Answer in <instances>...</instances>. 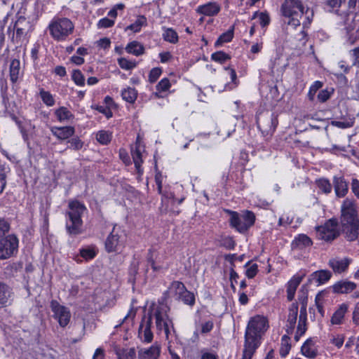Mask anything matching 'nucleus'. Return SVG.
I'll return each mask as SVG.
<instances>
[{
    "mask_svg": "<svg viewBox=\"0 0 359 359\" xmlns=\"http://www.w3.org/2000/svg\"><path fill=\"white\" fill-rule=\"evenodd\" d=\"M352 319L355 325H359V302L355 304Z\"/></svg>",
    "mask_w": 359,
    "mask_h": 359,
    "instance_id": "obj_64",
    "label": "nucleus"
},
{
    "mask_svg": "<svg viewBox=\"0 0 359 359\" xmlns=\"http://www.w3.org/2000/svg\"><path fill=\"white\" fill-rule=\"evenodd\" d=\"M351 190L353 196L359 201V180L356 177L351 178Z\"/></svg>",
    "mask_w": 359,
    "mask_h": 359,
    "instance_id": "obj_55",
    "label": "nucleus"
},
{
    "mask_svg": "<svg viewBox=\"0 0 359 359\" xmlns=\"http://www.w3.org/2000/svg\"><path fill=\"white\" fill-rule=\"evenodd\" d=\"M14 28H23V29L29 31L30 28V22L26 19V18L20 16L14 25Z\"/></svg>",
    "mask_w": 359,
    "mask_h": 359,
    "instance_id": "obj_52",
    "label": "nucleus"
},
{
    "mask_svg": "<svg viewBox=\"0 0 359 359\" xmlns=\"http://www.w3.org/2000/svg\"><path fill=\"white\" fill-rule=\"evenodd\" d=\"M177 299L183 302L184 304L192 306L195 304V295L193 292L185 290L182 294H180Z\"/></svg>",
    "mask_w": 359,
    "mask_h": 359,
    "instance_id": "obj_33",
    "label": "nucleus"
},
{
    "mask_svg": "<svg viewBox=\"0 0 359 359\" xmlns=\"http://www.w3.org/2000/svg\"><path fill=\"white\" fill-rule=\"evenodd\" d=\"M233 36V29L228 30L227 32L223 33L215 42V46H219L224 43L229 42L231 41Z\"/></svg>",
    "mask_w": 359,
    "mask_h": 359,
    "instance_id": "obj_44",
    "label": "nucleus"
},
{
    "mask_svg": "<svg viewBox=\"0 0 359 359\" xmlns=\"http://www.w3.org/2000/svg\"><path fill=\"white\" fill-rule=\"evenodd\" d=\"M126 50L130 54L135 56H140L144 52V48L142 43L137 41H133L128 43L126 47Z\"/></svg>",
    "mask_w": 359,
    "mask_h": 359,
    "instance_id": "obj_30",
    "label": "nucleus"
},
{
    "mask_svg": "<svg viewBox=\"0 0 359 359\" xmlns=\"http://www.w3.org/2000/svg\"><path fill=\"white\" fill-rule=\"evenodd\" d=\"M157 255L158 253L155 250L151 248L148 250L147 260L154 271H158L162 269V266L156 264V259L157 258Z\"/></svg>",
    "mask_w": 359,
    "mask_h": 359,
    "instance_id": "obj_38",
    "label": "nucleus"
},
{
    "mask_svg": "<svg viewBox=\"0 0 359 359\" xmlns=\"http://www.w3.org/2000/svg\"><path fill=\"white\" fill-rule=\"evenodd\" d=\"M20 74V62L18 59H14L10 65V78L12 83H15Z\"/></svg>",
    "mask_w": 359,
    "mask_h": 359,
    "instance_id": "obj_31",
    "label": "nucleus"
},
{
    "mask_svg": "<svg viewBox=\"0 0 359 359\" xmlns=\"http://www.w3.org/2000/svg\"><path fill=\"white\" fill-rule=\"evenodd\" d=\"M118 63L121 68L126 70L132 69L137 65V63L135 62L128 60L124 57L119 58L118 60Z\"/></svg>",
    "mask_w": 359,
    "mask_h": 359,
    "instance_id": "obj_50",
    "label": "nucleus"
},
{
    "mask_svg": "<svg viewBox=\"0 0 359 359\" xmlns=\"http://www.w3.org/2000/svg\"><path fill=\"white\" fill-rule=\"evenodd\" d=\"M151 316H149L147 319L144 318L140 325L138 335L144 342L150 343L153 339L154 335L151 330Z\"/></svg>",
    "mask_w": 359,
    "mask_h": 359,
    "instance_id": "obj_15",
    "label": "nucleus"
},
{
    "mask_svg": "<svg viewBox=\"0 0 359 359\" xmlns=\"http://www.w3.org/2000/svg\"><path fill=\"white\" fill-rule=\"evenodd\" d=\"M162 73L161 69L158 67H154L151 69L149 74V81L150 83H154L160 77Z\"/></svg>",
    "mask_w": 359,
    "mask_h": 359,
    "instance_id": "obj_57",
    "label": "nucleus"
},
{
    "mask_svg": "<svg viewBox=\"0 0 359 359\" xmlns=\"http://www.w3.org/2000/svg\"><path fill=\"white\" fill-rule=\"evenodd\" d=\"M220 246L225 248L228 250H232L235 247V242L232 238L227 236L222 238L220 241Z\"/></svg>",
    "mask_w": 359,
    "mask_h": 359,
    "instance_id": "obj_54",
    "label": "nucleus"
},
{
    "mask_svg": "<svg viewBox=\"0 0 359 359\" xmlns=\"http://www.w3.org/2000/svg\"><path fill=\"white\" fill-rule=\"evenodd\" d=\"M55 114L57 116L58 121L60 122L69 120L74 117V115L72 114V112L65 107H61L56 109Z\"/></svg>",
    "mask_w": 359,
    "mask_h": 359,
    "instance_id": "obj_35",
    "label": "nucleus"
},
{
    "mask_svg": "<svg viewBox=\"0 0 359 359\" xmlns=\"http://www.w3.org/2000/svg\"><path fill=\"white\" fill-rule=\"evenodd\" d=\"M341 233L348 242H353L359 238V224L339 225Z\"/></svg>",
    "mask_w": 359,
    "mask_h": 359,
    "instance_id": "obj_16",
    "label": "nucleus"
},
{
    "mask_svg": "<svg viewBox=\"0 0 359 359\" xmlns=\"http://www.w3.org/2000/svg\"><path fill=\"white\" fill-rule=\"evenodd\" d=\"M332 288L335 293L347 294L356 288V284L351 281L341 280L336 283Z\"/></svg>",
    "mask_w": 359,
    "mask_h": 359,
    "instance_id": "obj_21",
    "label": "nucleus"
},
{
    "mask_svg": "<svg viewBox=\"0 0 359 359\" xmlns=\"http://www.w3.org/2000/svg\"><path fill=\"white\" fill-rule=\"evenodd\" d=\"M230 56L223 51H217L212 54L211 59L219 63H224L225 61L229 60Z\"/></svg>",
    "mask_w": 359,
    "mask_h": 359,
    "instance_id": "obj_49",
    "label": "nucleus"
},
{
    "mask_svg": "<svg viewBox=\"0 0 359 359\" xmlns=\"http://www.w3.org/2000/svg\"><path fill=\"white\" fill-rule=\"evenodd\" d=\"M258 347L244 344L242 359H251Z\"/></svg>",
    "mask_w": 359,
    "mask_h": 359,
    "instance_id": "obj_47",
    "label": "nucleus"
},
{
    "mask_svg": "<svg viewBox=\"0 0 359 359\" xmlns=\"http://www.w3.org/2000/svg\"><path fill=\"white\" fill-rule=\"evenodd\" d=\"M346 0H325L323 3L325 11L339 14V8Z\"/></svg>",
    "mask_w": 359,
    "mask_h": 359,
    "instance_id": "obj_25",
    "label": "nucleus"
},
{
    "mask_svg": "<svg viewBox=\"0 0 359 359\" xmlns=\"http://www.w3.org/2000/svg\"><path fill=\"white\" fill-rule=\"evenodd\" d=\"M87 210L86 205L77 200L68 203V210L65 213V228L67 233L76 236L83 233V220L81 219Z\"/></svg>",
    "mask_w": 359,
    "mask_h": 359,
    "instance_id": "obj_1",
    "label": "nucleus"
},
{
    "mask_svg": "<svg viewBox=\"0 0 359 359\" xmlns=\"http://www.w3.org/2000/svg\"><path fill=\"white\" fill-rule=\"evenodd\" d=\"M176 297H178L182 292L185 291L187 287L183 283L177 280L172 281L168 288Z\"/></svg>",
    "mask_w": 359,
    "mask_h": 359,
    "instance_id": "obj_41",
    "label": "nucleus"
},
{
    "mask_svg": "<svg viewBox=\"0 0 359 359\" xmlns=\"http://www.w3.org/2000/svg\"><path fill=\"white\" fill-rule=\"evenodd\" d=\"M332 187L334 190L336 198H344L348 193V182L342 175H334L333 177Z\"/></svg>",
    "mask_w": 359,
    "mask_h": 359,
    "instance_id": "obj_13",
    "label": "nucleus"
},
{
    "mask_svg": "<svg viewBox=\"0 0 359 359\" xmlns=\"http://www.w3.org/2000/svg\"><path fill=\"white\" fill-rule=\"evenodd\" d=\"M302 281V278L299 276H294L288 283L287 285V298L288 301H292L294 299L296 290Z\"/></svg>",
    "mask_w": 359,
    "mask_h": 359,
    "instance_id": "obj_27",
    "label": "nucleus"
},
{
    "mask_svg": "<svg viewBox=\"0 0 359 359\" xmlns=\"http://www.w3.org/2000/svg\"><path fill=\"white\" fill-rule=\"evenodd\" d=\"M10 169L5 165H0V194L3 192L6 185L7 174Z\"/></svg>",
    "mask_w": 359,
    "mask_h": 359,
    "instance_id": "obj_40",
    "label": "nucleus"
},
{
    "mask_svg": "<svg viewBox=\"0 0 359 359\" xmlns=\"http://www.w3.org/2000/svg\"><path fill=\"white\" fill-rule=\"evenodd\" d=\"M338 225L339 222L336 218L330 219L323 226L317 228L318 238L327 242L334 240L339 235Z\"/></svg>",
    "mask_w": 359,
    "mask_h": 359,
    "instance_id": "obj_10",
    "label": "nucleus"
},
{
    "mask_svg": "<svg viewBox=\"0 0 359 359\" xmlns=\"http://www.w3.org/2000/svg\"><path fill=\"white\" fill-rule=\"evenodd\" d=\"M163 38L165 41L172 43H176L178 41V35L177 32L172 28H163Z\"/></svg>",
    "mask_w": 359,
    "mask_h": 359,
    "instance_id": "obj_37",
    "label": "nucleus"
},
{
    "mask_svg": "<svg viewBox=\"0 0 359 359\" xmlns=\"http://www.w3.org/2000/svg\"><path fill=\"white\" fill-rule=\"evenodd\" d=\"M40 96L42 101L49 107L54 105L55 100L53 95L48 91H45L44 90H40Z\"/></svg>",
    "mask_w": 359,
    "mask_h": 359,
    "instance_id": "obj_46",
    "label": "nucleus"
},
{
    "mask_svg": "<svg viewBox=\"0 0 359 359\" xmlns=\"http://www.w3.org/2000/svg\"><path fill=\"white\" fill-rule=\"evenodd\" d=\"M350 55L353 60V66L359 67V46L351 50Z\"/></svg>",
    "mask_w": 359,
    "mask_h": 359,
    "instance_id": "obj_62",
    "label": "nucleus"
},
{
    "mask_svg": "<svg viewBox=\"0 0 359 359\" xmlns=\"http://www.w3.org/2000/svg\"><path fill=\"white\" fill-rule=\"evenodd\" d=\"M348 311V306L346 304L340 305L339 309L333 313L331 323L333 325H339L342 323L345 313Z\"/></svg>",
    "mask_w": 359,
    "mask_h": 359,
    "instance_id": "obj_29",
    "label": "nucleus"
},
{
    "mask_svg": "<svg viewBox=\"0 0 359 359\" xmlns=\"http://www.w3.org/2000/svg\"><path fill=\"white\" fill-rule=\"evenodd\" d=\"M160 354V346L155 344L149 348L139 351V359H158Z\"/></svg>",
    "mask_w": 359,
    "mask_h": 359,
    "instance_id": "obj_22",
    "label": "nucleus"
},
{
    "mask_svg": "<svg viewBox=\"0 0 359 359\" xmlns=\"http://www.w3.org/2000/svg\"><path fill=\"white\" fill-rule=\"evenodd\" d=\"M131 155L137 173L142 175L143 172L141 168L142 163H143L142 154L140 146L137 144V142L135 144V148L131 149Z\"/></svg>",
    "mask_w": 359,
    "mask_h": 359,
    "instance_id": "obj_23",
    "label": "nucleus"
},
{
    "mask_svg": "<svg viewBox=\"0 0 359 359\" xmlns=\"http://www.w3.org/2000/svg\"><path fill=\"white\" fill-rule=\"evenodd\" d=\"M170 306L164 302H158L157 305H154L151 313L149 316L155 318V323L157 330L159 331L164 330L166 337L170 332V328L174 330V325L172 319L169 317L168 313Z\"/></svg>",
    "mask_w": 359,
    "mask_h": 359,
    "instance_id": "obj_3",
    "label": "nucleus"
},
{
    "mask_svg": "<svg viewBox=\"0 0 359 359\" xmlns=\"http://www.w3.org/2000/svg\"><path fill=\"white\" fill-rule=\"evenodd\" d=\"M269 327L266 317L257 315L250 318L245 329L244 344L259 347L261 339Z\"/></svg>",
    "mask_w": 359,
    "mask_h": 359,
    "instance_id": "obj_2",
    "label": "nucleus"
},
{
    "mask_svg": "<svg viewBox=\"0 0 359 359\" xmlns=\"http://www.w3.org/2000/svg\"><path fill=\"white\" fill-rule=\"evenodd\" d=\"M313 244L311 239L305 234H299L292 242V248L294 249L302 250L311 247Z\"/></svg>",
    "mask_w": 359,
    "mask_h": 359,
    "instance_id": "obj_24",
    "label": "nucleus"
},
{
    "mask_svg": "<svg viewBox=\"0 0 359 359\" xmlns=\"http://www.w3.org/2000/svg\"><path fill=\"white\" fill-rule=\"evenodd\" d=\"M15 30V34H13L12 41L14 43H19L21 42L25 37L27 33L29 32L28 30L23 29V28H14Z\"/></svg>",
    "mask_w": 359,
    "mask_h": 359,
    "instance_id": "obj_43",
    "label": "nucleus"
},
{
    "mask_svg": "<svg viewBox=\"0 0 359 359\" xmlns=\"http://www.w3.org/2000/svg\"><path fill=\"white\" fill-rule=\"evenodd\" d=\"M126 234L119 226L114 225L110 234L105 241V249L107 252H118L125 245Z\"/></svg>",
    "mask_w": 359,
    "mask_h": 359,
    "instance_id": "obj_8",
    "label": "nucleus"
},
{
    "mask_svg": "<svg viewBox=\"0 0 359 359\" xmlns=\"http://www.w3.org/2000/svg\"><path fill=\"white\" fill-rule=\"evenodd\" d=\"M277 116L269 111L259 113L257 116V124L266 140H269L273 135L278 125Z\"/></svg>",
    "mask_w": 359,
    "mask_h": 359,
    "instance_id": "obj_7",
    "label": "nucleus"
},
{
    "mask_svg": "<svg viewBox=\"0 0 359 359\" xmlns=\"http://www.w3.org/2000/svg\"><path fill=\"white\" fill-rule=\"evenodd\" d=\"M301 351L304 355L309 358H315L318 355L317 349L311 339H307L302 345Z\"/></svg>",
    "mask_w": 359,
    "mask_h": 359,
    "instance_id": "obj_26",
    "label": "nucleus"
},
{
    "mask_svg": "<svg viewBox=\"0 0 359 359\" xmlns=\"http://www.w3.org/2000/svg\"><path fill=\"white\" fill-rule=\"evenodd\" d=\"M80 255L86 260H90L95 257L96 252L93 248L87 247L80 250Z\"/></svg>",
    "mask_w": 359,
    "mask_h": 359,
    "instance_id": "obj_48",
    "label": "nucleus"
},
{
    "mask_svg": "<svg viewBox=\"0 0 359 359\" xmlns=\"http://www.w3.org/2000/svg\"><path fill=\"white\" fill-rule=\"evenodd\" d=\"M12 293L11 288L0 281V308L6 307L11 304Z\"/></svg>",
    "mask_w": 359,
    "mask_h": 359,
    "instance_id": "obj_19",
    "label": "nucleus"
},
{
    "mask_svg": "<svg viewBox=\"0 0 359 359\" xmlns=\"http://www.w3.org/2000/svg\"><path fill=\"white\" fill-rule=\"evenodd\" d=\"M339 225L359 224V212L356 202L346 198L340 207Z\"/></svg>",
    "mask_w": 359,
    "mask_h": 359,
    "instance_id": "obj_5",
    "label": "nucleus"
},
{
    "mask_svg": "<svg viewBox=\"0 0 359 359\" xmlns=\"http://www.w3.org/2000/svg\"><path fill=\"white\" fill-rule=\"evenodd\" d=\"M18 239L11 234L0 240V259H6L18 252Z\"/></svg>",
    "mask_w": 359,
    "mask_h": 359,
    "instance_id": "obj_11",
    "label": "nucleus"
},
{
    "mask_svg": "<svg viewBox=\"0 0 359 359\" xmlns=\"http://www.w3.org/2000/svg\"><path fill=\"white\" fill-rule=\"evenodd\" d=\"M68 142L70 144L69 148L74 150L81 149L83 145V142L78 137L72 138Z\"/></svg>",
    "mask_w": 359,
    "mask_h": 359,
    "instance_id": "obj_59",
    "label": "nucleus"
},
{
    "mask_svg": "<svg viewBox=\"0 0 359 359\" xmlns=\"http://www.w3.org/2000/svg\"><path fill=\"white\" fill-rule=\"evenodd\" d=\"M307 314L299 313L297 332L303 335L306 331Z\"/></svg>",
    "mask_w": 359,
    "mask_h": 359,
    "instance_id": "obj_45",
    "label": "nucleus"
},
{
    "mask_svg": "<svg viewBox=\"0 0 359 359\" xmlns=\"http://www.w3.org/2000/svg\"><path fill=\"white\" fill-rule=\"evenodd\" d=\"M323 86V83L319 81H315L309 88L308 97L310 100H313L316 92Z\"/></svg>",
    "mask_w": 359,
    "mask_h": 359,
    "instance_id": "obj_53",
    "label": "nucleus"
},
{
    "mask_svg": "<svg viewBox=\"0 0 359 359\" xmlns=\"http://www.w3.org/2000/svg\"><path fill=\"white\" fill-rule=\"evenodd\" d=\"M288 315L286 324V332L290 334L293 332L297 323L298 315V304L297 302L292 303L288 309Z\"/></svg>",
    "mask_w": 359,
    "mask_h": 359,
    "instance_id": "obj_17",
    "label": "nucleus"
},
{
    "mask_svg": "<svg viewBox=\"0 0 359 359\" xmlns=\"http://www.w3.org/2000/svg\"><path fill=\"white\" fill-rule=\"evenodd\" d=\"M201 333L205 334L209 333L214 327V323L212 320H207L201 323Z\"/></svg>",
    "mask_w": 359,
    "mask_h": 359,
    "instance_id": "obj_60",
    "label": "nucleus"
},
{
    "mask_svg": "<svg viewBox=\"0 0 359 359\" xmlns=\"http://www.w3.org/2000/svg\"><path fill=\"white\" fill-rule=\"evenodd\" d=\"M298 300L301 304L300 313L307 314L306 313V307H307V294L305 292H303L302 295L298 296Z\"/></svg>",
    "mask_w": 359,
    "mask_h": 359,
    "instance_id": "obj_58",
    "label": "nucleus"
},
{
    "mask_svg": "<svg viewBox=\"0 0 359 359\" xmlns=\"http://www.w3.org/2000/svg\"><path fill=\"white\" fill-rule=\"evenodd\" d=\"M50 130L53 135L61 140L68 139L75 133V129L72 126L52 127Z\"/></svg>",
    "mask_w": 359,
    "mask_h": 359,
    "instance_id": "obj_20",
    "label": "nucleus"
},
{
    "mask_svg": "<svg viewBox=\"0 0 359 359\" xmlns=\"http://www.w3.org/2000/svg\"><path fill=\"white\" fill-rule=\"evenodd\" d=\"M10 230V223L4 218H0V237L4 236Z\"/></svg>",
    "mask_w": 359,
    "mask_h": 359,
    "instance_id": "obj_61",
    "label": "nucleus"
},
{
    "mask_svg": "<svg viewBox=\"0 0 359 359\" xmlns=\"http://www.w3.org/2000/svg\"><path fill=\"white\" fill-rule=\"evenodd\" d=\"M313 275L318 284H324L330 279L332 273L328 270H320L313 273Z\"/></svg>",
    "mask_w": 359,
    "mask_h": 359,
    "instance_id": "obj_36",
    "label": "nucleus"
},
{
    "mask_svg": "<svg viewBox=\"0 0 359 359\" xmlns=\"http://www.w3.org/2000/svg\"><path fill=\"white\" fill-rule=\"evenodd\" d=\"M318 188L324 194H329L332 190V184L327 178L322 177L316 180Z\"/></svg>",
    "mask_w": 359,
    "mask_h": 359,
    "instance_id": "obj_32",
    "label": "nucleus"
},
{
    "mask_svg": "<svg viewBox=\"0 0 359 359\" xmlns=\"http://www.w3.org/2000/svg\"><path fill=\"white\" fill-rule=\"evenodd\" d=\"M170 80L167 78L161 79L156 85V90L159 92H165L170 88Z\"/></svg>",
    "mask_w": 359,
    "mask_h": 359,
    "instance_id": "obj_56",
    "label": "nucleus"
},
{
    "mask_svg": "<svg viewBox=\"0 0 359 359\" xmlns=\"http://www.w3.org/2000/svg\"><path fill=\"white\" fill-rule=\"evenodd\" d=\"M50 308L53 313V317L58 321L59 325L62 327L67 326L71 318L69 310L65 306L60 304L56 300L50 302Z\"/></svg>",
    "mask_w": 359,
    "mask_h": 359,
    "instance_id": "obj_12",
    "label": "nucleus"
},
{
    "mask_svg": "<svg viewBox=\"0 0 359 359\" xmlns=\"http://www.w3.org/2000/svg\"><path fill=\"white\" fill-rule=\"evenodd\" d=\"M96 139L100 144L106 145L111 140V133L107 131L100 130L97 133Z\"/></svg>",
    "mask_w": 359,
    "mask_h": 359,
    "instance_id": "obj_42",
    "label": "nucleus"
},
{
    "mask_svg": "<svg viewBox=\"0 0 359 359\" xmlns=\"http://www.w3.org/2000/svg\"><path fill=\"white\" fill-rule=\"evenodd\" d=\"M72 80L77 86H83L85 84V79L81 73V72L79 69L74 70L72 75Z\"/></svg>",
    "mask_w": 359,
    "mask_h": 359,
    "instance_id": "obj_51",
    "label": "nucleus"
},
{
    "mask_svg": "<svg viewBox=\"0 0 359 359\" xmlns=\"http://www.w3.org/2000/svg\"><path fill=\"white\" fill-rule=\"evenodd\" d=\"M255 222V215L249 210H246L240 217L236 212H232L230 217V224L241 233L247 231Z\"/></svg>",
    "mask_w": 359,
    "mask_h": 359,
    "instance_id": "obj_9",
    "label": "nucleus"
},
{
    "mask_svg": "<svg viewBox=\"0 0 359 359\" xmlns=\"http://www.w3.org/2000/svg\"><path fill=\"white\" fill-rule=\"evenodd\" d=\"M221 6L216 2H209L199 6L196 8V12L207 16H215L219 13Z\"/></svg>",
    "mask_w": 359,
    "mask_h": 359,
    "instance_id": "obj_18",
    "label": "nucleus"
},
{
    "mask_svg": "<svg viewBox=\"0 0 359 359\" xmlns=\"http://www.w3.org/2000/svg\"><path fill=\"white\" fill-rule=\"evenodd\" d=\"M282 15L288 18V25L293 28L300 26V19L304 13V6L300 0H284L281 5Z\"/></svg>",
    "mask_w": 359,
    "mask_h": 359,
    "instance_id": "obj_4",
    "label": "nucleus"
},
{
    "mask_svg": "<svg viewBox=\"0 0 359 359\" xmlns=\"http://www.w3.org/2000/svg\"><path fill=\"white\" fill-rule=\"evenodd\" d=\"M114 351L118 359H135L136 358V351L135 348H121L115 347Z\"/></svg>",
    "mask_w": 359,
    "mask_h": 359,
    "instance_id": "obj_28",
    "label": "nucleus"
},
{
    "mask_svg": "<svg viewBox=\"0 0 359 359\" xmlns=\"http://www.w3.org/2000/svg\"><path fill=\"white\" fill-rule=\"evenodd\" d=\"M258 272V266L257 264H251L246 270L245 275L248 278H253Z\"/></svg>",
    "mask_w": 359,
    "mask_h": 359,
    "instance_id": "obj_63",
    "label": "nucleus"
},
{
    "mask_svg": "<svg viewBox=\"0 0 359 359\" xmlns=\"http://www.w3.org/2000/svg\"><path fill=\"white\" fill-rule=\"evenodd\" d=\"M290 348V337L287 335H283L281 339V346L280 348L281 357L285 358L289 353Z\"/></svg>",
    "mask_w": 359,
    "mask_h": 359,
    "instance_id": "obj_39",
    "label": "nucleus"
},
{
    "mask_svg": "<svg viewBox=\"0 0 359 359\" xmlns=\"http://www.w3.org/2000/svg\"><path fill=\"white\" fill-rule=\"evenodd\" d=\"M351 262L352 259L348 257H335L329 260L328 265L335 273L341 274L348 270Z\"/></svg>",
    "mask_w": 359,
    "mask_h": 359,
    "instance_id": "obj_14",
    "label": "nucleus"
},
{
    "mask_svg": "<svg viewBox=\"0 0 359 359\" xmlns=\"http://www.w3.org/2000/svg\"><path fill=\"white\" fill-rule=\"evenodd\" d=\"M50 34L57 41H64L73 32L74 25L66 18H54L48 26Z\"/></svg>",
    "mask_w": 359,
    "mask_h": 359,
    "instance_id": "obj_6",
    "label": "nucleus"
},
{
    "mask_svg": "<svg viewBox=\"0 0 359 359\" xmlns=\"http://www.w3.org/2000/svg\"><path fill=\"white\" fill-rule=\"evenodd\" d=\"M121 96L126 102L133 103L137 99V93L134 88L128 87L122 90Z\"/></svg>",
    "mask_w": 359,
    "mask_h": 359,
    "instance_id": "obj_34",
    "label": "nucleus"
}]
</instances>
